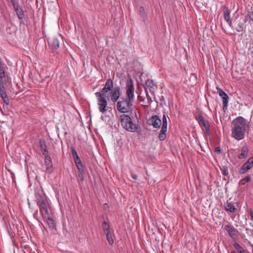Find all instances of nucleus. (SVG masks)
I'll list each match as a JSON object with an SVG mask.
<instances>
[{
  "label": "nucleus",
  "mask_w": 253,
  "mask_h": 253,
  "mask_svg": "<svg viewBox=\"0 0 253 253\" xmlns=\"http://www.w3.org/2000/svg\"><path fill=\"white\" fill-rule=\"evenodd\" d=\"M121 95V89L119 86L115 87L112 90L110 98L111 100L113 102H116L120 98Z\"/></svg>",
  "instance_id": "9d476101"
},
{
  "label": "nucleus",
  "mask_w": 253,
  "mask_h": 253,
  "mask_svg": "<svg viewBox=\"0 0 253 253\" xmlns=\"http://www.w3.org/2000/svg\"><path fill=\"white\" fill-rule=\"evenodd\" d=\"M71 151H72V154L73 158L79 156L76 150H75V149L74 148H72L71 149Z\"/></svg>",
  "instance_id": "e433bc0d"
},
{
  "label": "nucleus",
  "mask_w": 253,
  "mask_h": 253,
  "mask_svg": "<svg viewBox=\"0 0 253 253\" xmlns=\"http://www.w3.org/2000/svg\"><path fill=\"white\" fill-rule=\"evenodd\" d=\"M13 9L16 12V15L18 19L20 20V24L21 25L22 24H24L23 19L25 18V14L22 7L20 6L19 5L14 8Z\"/></svg>",
  "instance_id": "f8f14e48"
},
{
  "label": "nucleus",
  "mask_w": 253,
  "mask_h": 253,
  "mask_svg": "<svg viewBox=\"0 0 253 253\" xmlns=\"http://www.w3.org/2000/svg\"><path fill=\"white\" fill-rule=\"evenodd\" d=\"M244 30V24L242 23H239L236 28V30L237 32H240Z\"/></svg>",
  "instance_id": "473e14b6"
},
{
  "label": "nucleus",
  "mask_w": 253,
  "mask_h": 253,
  "mask_svg": "<svg viewBox=\"0 0 253 253\" xmlns=\"http://www.w3.org/2000/svg\"><path fill=\"white\" fill-rule=\"evenodd\" d=\"M221 172H222V174L223 175H224L225 176H228L229 172H228V169L227 167L223 166V167L221 169Z\"/></svg>",
  "instance_id": "f704fd0d"
},
{
  "label": "nucleus",
  "mask_w": 253,
  "mask_h": 253,
  "mask_svg": "<svg viewBox=\"0 0 253 253\" xmlns=\"http://www.w3.org/2000/svg\"><path fill=\"white\" fill-rule=\"evenodd\" d=\"M113 87V83L112 80L110 79H108L105 84L104 87H103L102 89V94H103L104 95H106V93L108 92L109 91L112 90Z\"/></svg>",
  "instance_id": "4468645a"
},
{
  "label": "nucleus",
  "mask_w": 253,
  "mask_h": 253,
  "mask_svg": "<svg viewBox=\"0 0 253 253\" xmlns=\"http://www.w3.org/2000/svg\"><path fill=\"white\" fill-rule=\"evenodd\" d=\"M251 176L250 175H248L245 177L244 178H243L242 180H241L239 181V184L240 185H244L246 182H248L251 180Z\"/></svg>",
  "instance_id": "7c9ffc66"
},
{
  "label": "nucleus",
  "mask_w": 253,
  "mask_h": 253,
  "mask_svg": "<svg viewBox=\"0 0 253 253\" xmlns=\"http://www.w3.org/2000/svg\"><path fill=\"white\" fill-rule=\"evenodd\" d=\"M138 14L140 17L142 18L143 21L145 22L147 18V14L145 12V9L143 6L140 7L138 10Z\"/></svg>",
  "instance_id": "b1692460"
},
{
  "label": "nucleus",
  "mask_w": 253,
  "mask_h": 253,
  "mask_svg": "<svg viewBox=\"0 0 253 253\" xmlns=\"http://www.w3.org/2000/svg\"><path fill=\"white\" fill-rule=\"evenodd\" d=\"M196 120H197V121L199 122H200L201 121H202V119H204V117L203 116L202 114H199L196 117Z\"/></svg>",
  "instance_id": "4c0bfd02"
},
{
  "label": "nucleus",
  "mask_w": 253,
  "mask_h": 253,
  "mask_svg": "<svg viewBox=\"0 0 253 253\" xmlns=\"http://www.w3.org/2000/svg\"><path fill=\"white\" fill-rule=\"evenodd\" d=\"M155 84L153 82V81L151 79H148L145 82V86L144 87V89H147V90L149 89L150 92H154V86Z\"/></svg>",
  "instance_id": "f3484780"
},
{
  "label": "nucleus",
  "mask_w": 253,
  "mask_h": 253,
  "mask_svg": "<svg viewBox=\"0 0 253 253\" xmlns=\"http://www.w3.org/2000/svg\"><path fill=\"white\" fill-rule=\"evenodd\" d=\"M233 246L239 253H245V250L238 243L235 242L233 244Z\"/></svg>",
  "instance_id": "c85d7f7f"
},
{
  "label": "nucleus",
  "mask_w": 253,
  "mask_h": 253,
  "mask_svg": "<svg viewBox=\"0 0 253 253\" xmlns=\"http://www.w3.org/2000/svg\"><path fill=\"white\" fill-rule=\"evenodd\" d=\"M105 234L108 242L110 245H112L114 243L113 234L110 231Z\"/></svg>",
  "instance_id": "a878e982"
},
{
  "label": "nucleus",
  "mask_w": 253,
  "mask_h": 253,
  "mask_svg": "<svg viewBox=\"0 0 253 253\" xmlns=\"http://www.w3.org/2000/svg\"><path fill=\"white\" fill-rule=\"evenodd\" d=\"M249 149L247 146H244L241 149V153L238 155L239 159H244L248 155Z\"/></svg>",
  "instance_id": "aec40b11"
},
{
  "label": "nucleus",
  "mask_w": 253,
  "mask_h": 253,
  "mask_svg": "<svg viewBox=\"0 0 253 253\" xmlns=\"http://www.w3.org/2000/svg\"><path fill=\"white\" fill-rule=\"evenodd\" d=\"M222 12L223 13V17L225 21L230 22L231 20L230 18V10L227 6H224L223 8Z\"/></svg>",
  "instance_id": "6ab92c4d"
},
{
  "label": "nucleus",
  "mask_w": 253,
  "mask_h": 253,
  "mask_svg": "<svg viewBox=\"0 0 253 253\" xmlns=\"http://www.w3.org/2000/svg\"><path fill=\"white\" fill-rule=\"evenodd\" d=\"M224 208L226 211L231 213L235 212L236 210L234 206L231 203H227V204L225 205Z\"/></svg>",
  "instance_id": "5701e85b"
},
{
  "label": "nucleus",
  "mask_w": 253,
  "mask_h": 253,
  "mask_svg": "<svg viewBox=\"0 0 253 253\" xmlns=\"http://www.w3.org/2000/svg\"><path fill=\"white\" fill-rule=\"evenodd\" d=\"M131 177L134 180H137L138 178L137 175L134 173H131Z\"/></svg>",
  "instance_id": "ea45409f"
},
{
  "label": "nucleus",
  "mask_w": 253,
  "mask_h": 253,
  "mask_svg": "<svg viewBox=\"0 0 253 253\" xmlns=\"http://www.w3.org/2000/svg\"><path fill=\"white\" fill-rule=\"evenodd\" d=\"M44 156V163L46 166L47 167V168H50L52 167V161L50 157L49 156L48 154H47Z\"/></svg>",
  "instance_id": "bb28decb"
},
{
  "label": "nucleus",
  "mask_w": 253,
  "mask_h": 253,
  "mask_svg": "<svg viewBox=\"0 0 253 253\" xmlns=\"http://www.w3.org/2000/svg\"><path fill=\"white\" fill-rule=\"evenodd\" d=\"M120 122L122 126L128 131L131 132H135L137 128V126L134 124L132 119L128 115L123 114L120 116Z\"/></svg>",
  "instance_id": "20e7f679"
},
{
  "label": "nucleus",
  "mask_w": 253,
  "mask_h": 253,
  "mask_svg": "<svg viewBox=\"0 0 253 253\" xmlns=\"http://www.w3.org/2000/svg\"><path fill=\"white\" fill-rule=\"evenodd\" d=\"M167 128L166 127H162L160 130L159 134V138L160 140L163 141L166 139L167 138Z\"/></svg>",
  "instance_id": "412c9836"
},
{
  "label": "nucleus",
  "mask_w": 253,
  "mask_h": 253,
  "mask_svg": "<svg viewBox=\"0 0 253 253\" xmlns=\"http://www.w3.org/2000/svg\"><path fill=\"white\" fill-rule=\"evenodd\" d=\"M134 87L133 81L129 79L126 84V94L127 98L123 99L117 103V108L122 113H126L129 112L133 105L134 100Z\"/></svg>",
  "instance_id": "f257e3e1"
},
{
  "label": "nucleus",
  "mask_w": 253,
  "mask_h": 253,
  "mask_svg": "<svg viewBox=\"0 0 253 253\" xmlns=\"http://www.w3.org/2000/svg\"><path fill=\"white\" fill-rule=\"evenodd\" d=\"M250 214L251 215V219L253 221V211L252 210H251L250 211Z\"/></svg>",
  "instance_id": "a19ab883"
},
{
  "label": "nucleus",
  "mask_w": 253,
  "mask_h": 253,
  "mask_svg": "<svg viewBox=\"0 0 253 253\" xmlns=\"http://www.w3.org/2000/svg\"><path fill=\"white\" fill-rule=\"evenodd\" d=\"M227 23L232 29H233V26L232 23V20L230 21V22H227Z\"/></svg>",
  "instance_id": "37998d69"
},
{
  "label": "nucleus",
  "mask_w": 253,
  "mask_h": 253,
  "mask_svg": "<svg viewBox=\"0 0 253 253\" xmlns=\"http://www.w3.org/2000/svg\"><path fill=\"white\" fill-rule=\"evenodd\" d=\"M245 18L247 21L251 25H253V10H249L247 14L245 16Z\"/></svg>",
  "instance_id": "4be33fe9"
},
{
  "label": "nucleus",
  "mask_w": 253,
  "mask_h": 253,
  "mask_svg": "<svg viewBox=\"0 0 253 253\" xmlns=\"http://www.w3.org/2000/svg\"><path fill=\"white\" fill-rule=\"evenodd\" d=\"M230 253H237L235 251H232Z\"/></svg>",
  "instance_id": "a18cd8bd"
},
{
  "label": "nucleus",
  "mask_w": 253,
  "mask_h": 253,
  "mask_svg": "<svg viewBox=\"0 0 253 253\" xmlns=\"http://www.w3.org/2000/svg\"><path fill=\"white\" fill-rule=\"evenodd\" d=\"M108 205H107V204H105L104 205V209H107V208H108Z\"/></svg>",
  "instance_id": "c03bdc74"
},
{
  "label": "nucleus",
  "mask_w": 253,
  "mask_h": 253,
  "mask_svg": "<svg viewBox=\"0 0 253 253\" xmlns=\"http://www.w3.org/2000/svg\"><path fill=\"white\" fill-rule=\"evenodd\" d=\"M38 213V211H37L36 212L34 213V217L35 218L37 219L39 221V222H40L42 225V221L41 220H40L39 219H38L37 218Z\"/></svg>",
  "instance_id": "58836bf2"
},
{
  "label": "nucleus",
  "mask_w": 253,
  "mask_h": 253,
  "mask_svg": "<svg viewBox=\"0 0 253 253\" xmlns=\"http://www.w3.org/2000/svg\"><path fill=\"white\" fill-rule=\"evenodd\" d=\"M96 96L97 97V105L100 112L104 114L107 110V101L104 97V95L101 93L96 92Z\"/></svg>",
  "instance_id": "39448f33"
},
{
  "label": "nucleus",
  "mask_w": 253,
  "mask_h": 253,
  "mask_svg": "<svg viewBox=\"0 0 253 253\" xmlns=\"http://www.w3.org/2000/svg\"><path fill=\"white\" fill-rule=\"evenodd\" d=\"M48 203L46 202L45 203H43V204H41L39 205V208H40V211L41 212V214H42V216L43 217V215H47L49 214L48 210Z\"/></svg>",
  "instance_id": "dca6fc26"
},
{
  "label": "nucleus",
  "mask_w": 253,
  "mask_h": 253,
  "mask_svg": "<svg viewBox=\"0 0 253 253\" xmlns=\"http://www.w3.org/2000/svg\"><path fill=\"white\" fill-rule=\"evenodd\" d=\"M163 124L162 127H166L167 128L168 123H167V119L166 116L165 115H163Z\"/></svg>",
  "instance_id": "72a5a7b5"
},
{
  "label": "nucleus",
  "mask_w": 253,
  "mask_h": 253,
  "mask_svg": "<svg viewBox=\"0 0 253 253\" xmlns=\"http://www.w3.org/2000/svg\"><path fill=\"white\" fill-rule=\"evenodd\" d=\"M224 229L232 239H235L238 236V231L237 229L230 225H225Z\"/></svg>",
  "instance_id": "ddd939ff"
},
{
  "label": "nucleus",
  "mask_w": 253,
  "mask_h": 253,
  "mask_svg": "<svg viewBox=\"0 0 253 253\" xmlns=\"http://www.w3.org/2000/svg\"><path fill=\"white\" fill-rule=\"evenodd\" d=\"M0 63H1V61H0Z\"/></svg>",
  "instance_id": "49530a36"
},
{
  "label": "nucleus",
  "mask_w": 253,
  "mask_h": 253,
  "mask_svg": "<svg viewBox=\"0 0 253 253\" xmlns=\"http://www.w3.org/2000/svg\"><path fill=\"white\" fill-rule=\"evenodd\" d=\"M7 79L5 75L3 64H0V96L6 105H8L9 100L5 91L4 84L7 82Z\"/></svg>",
  "instance_id": "7ed1b4c3"
},
{
  "label": "nucleus",
  "mask_w": 253,
  "mask_h": 253,
  "mask_svg": "<svg viewBox=\"0 0 253 253\" xmlns=\"http://www.w3.org/2000/svg\"><path fill=\"white\" fill-rule=\"evenodd\" d=\"M36 200L38 205L43 204V203L48 202L46 197L44 195H42L41 194H37L36 195Z\"/></svg>",
  "instance_id": "a211bd4d"
},
{
  "label": "nucleus",
  "mask_w": 253,
  "mask_h": 253,
  "mask_svg": "<svg viewBox=\"0 0 253 253\" xmlns=\"http://www.w3.org/2000/svg\"><path fill=\"white\" fill-rule=\"evenodd\" d=\"M145 92L146 93V99H147V101L146 102V104H147L146 105L147 106H148L151 104V103L152 102V100L151 97L149 95V94L148 93V91L147 90L146 88H145Z\"/></svg>",
  "instance_id": "2f4dec72"
},
{
  "label": "nucleus",
  "mask_w": 253,
  "mask_h": 253,
  "mask_svg": "<svg viewBox=\"0 0 253 253\" xmlns=\"http://www.w3.org/2000/svg\"><path fill=\"white\" fill-rule=\"evenodd\" d=\"M216 89L217 90L218 93L219 94V95L222 98L223 109H227L229 99L228 95L218 86L216 87Z\"/></svg>",
  "instance_id": "6e6552de"
},
{
  "label": "nucleus",
  "mask_w": 253,
  "mask_h": 253,
  "mask_svg": "<svg viewBox=\"0 0 253 253\" xmlns=\"http://www.w3.org/2000/svg\"><path fill=\"white\" fill-rule=\"evenodd\" d=\"M49 46L52 49L56 50L59 47V41L57 38L53 37L48 41Z\"/></svg>",
  "instance_id": "2eb2a0df"
},
{
  "label": "nucleus",
  "mask_w": 253,
  "mask_h": 253,
  "mask_svg": "<svg viewBox=\"0 0 253 253\" xmlns=\"http://www.w3.org/2000/svg\"><path fill=\"white\" fill-rule=\"evenodd\" d=\"M75 163L78 169L79 170V175L80 177L81 180L83 179V174H84V170L83 169V165L81 162V161L80 159V157L78 156L77 157L74 158Z\"/></svg>",
  "instance_id": "9b49d317"
},
{
  "label": "nucleus",
  "mask_w": 253,
  "mask_h": 253,
  "mask_svg": "<svg viewBox=\"0 0 253 253\" xmlns=\"http://www.w3.org/2000/svg\"><path fill=\"white\" fill-rule=\"evenodd\" d=\"M104 233L107 232H110V226L109 224L106 221H104L102 225Z\"/></svg>",
  "instance_id": "c756f323"
},
{
  "label": "nucleus",
  "mask_w": 253,
  "mask_h": 253,
  "mask_svg": "<svg viewBox=\"0 0 253 253\" xmlns=\"http://www.w3.org/2000/svg\"><path fill=\"white\" fill-rule=\"evenodd\" d=\"M253 167V157L250 158L239 169V173L243 174Z\"/></svg>",
  "instance_id": "423d86ee"
},
{
  "label": "nucleus",
  "mask_w": 253,
  "mask_h": 253,
  "mask_svg": "<svg viewBox=\"0 0 253 253\" xmlns=\"http://www.w3.org/2000/svg\"><path fill=\"white\" fill-rule=\"evenodd\" d=\"M198 123L200 124V125L203 126L204 127L207 133L209 132L210 126L208 122L206 121L205 119H202V121L199 122Z\"/></svg>",
  "instance_id": "cd10ccee"
},
{
  "label": "nucleus",
  "mask_w": 253,
  "mask_h": 253,
  "mask_svg": "<svg viewBox=\"0 0 253 253\" xmlns=\"http://www.w3.org/2000/svg\"><path fill=\"white\" fill-rule=\"evenodd\" d=\"M249 129V122L242 117L234 119L231 124V136L237 140L245 137V133Z\"/></svg>",
  "instance_id": "f03ea898"
},
{
  "label": "nucleus",
  "mask_w": 253,
  "mask_h": 253,
  "mask_svg": "<svg viewBox=\"0 0 253 253\" xmlns=\"http://www.w3.org/2000/svg\"><path fill=\"white\" fill-rule=\"evenodd\" d=\"M148 123L149 125L152 126L154 127L158 128L160 127L162 122L157 115H154L148 120Z\"/></svg>",
  "instance_id": "1a4fd4ad"
},
{
  "label": "nucleus",
  "mask_w": 253,
  "mask_h": 253,
  "mask_svg": "<svg viewBox=\"0 0 253 253\" xmlns=\"http://www.w3.org/2000/svg\"><path fill=\"white\" fill-rule=\"evenodd\" d=\"M221 151L220 148L219 147H216L215 148V152L217 153H220Z\"/></svg>",
  "instance_id": "79ce46f5"
},
{
  "label": "nucleus",
  "mask_w": 253,
  "mask_h": 253,
  "mask_svg": "<svg viewBox=\"0 0 253 253\" xmlns=\"http://www.w3.org/2000/svg\"><path fill=\"white\" fill-rule=\"evenodd\" d=\"M11 4L13 6V9L18 6H19V2L18 0H12L11 1Z\"/></svg>",
  "instance_id": "c9c22d12"
},
{
  "label": "nucleus",
  "mask_w": 253,
  "mask_h": 253,
  "mask_svg": "<svg viewBox=\"0 0 253 253\" xmlns=\"http://www.w3.org/2000/svg\"><path fill=\"white\" fill-rule=\"evenodd\" d=\"M42 218L45 221H46L50 230L51 232L55 233L56 231V223L53 218L48 214L47 215H43Z\"/></svg>",
  "instance_id": "0eeeda50"
},
{
  "label": "nucleus",
  "mask_w": 253,
  "mask_h": 253,
  "mask_svg": "<svg viewBox=\"0 0 253 253\" xmlns=\"http://www.w3.org/2000/svg\"><path fill=\"white\" fill-rule=\"evenodd\" d=\"M40 146L41 150V151L43 155H46L48 154V151L46 149V145L45 142L42 141H40Z\"/></svg>",
  "instance_id": "393cba45"
}]
</instances>
